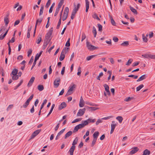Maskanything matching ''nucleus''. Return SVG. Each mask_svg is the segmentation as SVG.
<instances>
[{"label":"nucleus","instance_id":"1","mask_svg":"<svg viewBox=\"0 0 155 155\" xmlns=\"http://www.w3.org/2000/svg\"><path fill=\"white\" fill-rule=\"evenodd\" d=\"M69 48L65 47L64 49L62 50L59 58L60 61H62L64 59L65 57L64 53L66 54L68 52Z\"/></svg>","mask_w":155,"mask_h":155},{"label":"nucleus","instance_id":"2","mask_svg":"<svg viewBox=\"0 0 155 155\" xmlns=\"http://www.w3.org/2000/svg\"><path fill=\"white\" fill-rule=\"evenodd\" d=\"M75 87L76 85L74 84H73L72 86H69V89L67 92L66 96L70 95L72 94V91H73V89L75 88Z\"/></svg>","mask_w":155,"mask_h":155},{"label":"nucleus","instance_id":"3","mask_svg":"<svg viewBox=\"0 0 155 155\" xmlns=\"http://www.w3.org/2000/svg\"><path fill=\"white\" fill-rule=\"evenodd\" d=\"M86 44L88 49L90 51L94 50L98 48V47H95L91 44H90L89 42H87Z\"/></svg>","mask_w":155,"mask_h":155},{"label":"nucleus","instance_id":"4","mask_svg":"<svg viewBox=\"0 0 155 155\" xmlns=\"http://www.w3.org/2000/svg\"><path fill=\"white\" fill-rule=\"evenodd\" d=\"M85 110L86 109L85 108L80 109L77 114V116L78 117L82 116L84 114Z\"/></svg>","mask_w":155,"mask_h":155},{"label":"nucleus","instance_id":"5","mask_svg":"<svg viewBox=\"0 0 155 155\" xmlns=\"http://www.w3.org/2000/svg\"><path fill=\"white\" fill-rule=\"evenodd\" d=\"M117 125V124L115 123V121H113L112 122V124H111V129L110 131V134H111L113 133L115 127Z\"/></svg>","mask_w":155,"mask_h":155},{"label":"nucleus","instance_id":"6","mask_svg":"<svg viewBox=\"0 0 155 155\" xmlns=\"http://www.w3.org/2000/svg\"><path fill=\"white\" fill-rule=\"evenodd\" d=\"M41 131V129H39L37 130L34 132L31 136V139H32L34 138L35 137L37 136Z\"/></svg>","mask_w":155,"mask_h":155},{"label":"nucleus","instance_id":"7","mask_svg":"<svg viewBox=\"0 0 155 155\" xmlns=\"http://www.w3.org/2000/svg\"><path fill=\"white\" fill-rule=\"evenodd\" d=\"M50 40V39L49 40V39H48V38H45V42L43 46V49H45L46 48L47 45H48Z\"/></svg>","mask_w":155,"mask_h":155},{"label":"nucleus","instance_id":"8","mask_svg":"<svg viewBox=\"0 0 155 155\" xmlns=\"http://www.w3.org/2000/svg\"><path fill=\"white\" fill-rule=\"evenodd\" d=\"M60 82V79L59 78L55 80L54 82V85L55 88H57L59 86Z\"/></svg>","mask_w":155,"mask_h":155},{"label":"nucleus","instance_id":"9","mask_svg":"<svg viewBox=\"0 0 155 155\" xmlns=\"http://www.w3.org/2000/svg\"><path fill=\"white\" fill-rule=\"evenodd\" d=\"M139 149L137 147H135L133 148V149L130 151V154H133L135 153L136 152L139 150Z\"/></svg>","mask_w":155,"mask_h":155},{"label":"nucleus","instance_id":"10","mask_svg":"<svg viewBox=\"0 0 155 155\" xmlns=\"http://www.w3.org/2000/svg\"><path fill=\"white\" fill-rule=\"evenodd\" d=\"M75 147H76L75 146H72L68 152H70V155H73V153L75 149Z\"/></svg>","mask_w":155,"mask_h":155},{"label":"nucleus","instance_id":"11","mask_svg":"<svg viewBox=\"0 0 155 155\" xmlns=\"http://www.w3.org/2000/svg\"><path fill=\"white\" fill-rule=\"evenodd\" d=\"M35 79V78L34 77H32L31 78L29 82L28 83L27 86L29 87L31 86L33 82H34V80Z\"/></svg>","mask_w":155,"mask_h":155},{"label":"nucleus","instance_id":"12","mask_svg":"<svg viewBox=\"0 0 155 155\" xmlns=\"http://www.w3.org/2000/svg\"><path fill=\"white\" fill-rule=\"evenodd\" d=\"M66 106V104L64 102H63L59 105L58 109L61 110L62 109L65 107Z\"/></svg>","mask_w":155,"mask_h":155},{"label":"nucleus","instance_id":"13","mask_svg":"<svg viewBox=\"0 0 155 155\" xmlns=\"http://www.w3.org/2000/svg\"><path fill=\"white\" fill-rule=\"evenodd\" d=\"M72 134V132L71 131H70L68 132L65 135L64 138L65 139H67L68 137H69L71 136Z\"/></svg>","mask_w":155,"mask_h":155},{"label":"nucleus","instance_id":"14","mask_svg":"<svg viewBox=\"0 0 155 155\" xmlns=\"http://www.w3.org/2000/svg\"><path fill=\"white\" fill-rule=\"evenodd\" d=\"M147 78L146 75L144 74L140 77L137 80V82L140 81L145 79Z\"/></svg>","mask_w":155,"mask_h":155},{"label":"nucleus","instance_id":"15","mask_svg":"<svg viewBox=\"0 0 155 155\" xmlns=\"http://www.w3.org/2000/svg\"><path fill=\"white\" fill-rule=\"evenodd\" d=\"M41 40V35H38V36L36 41V42L38 44H39Z\"/></svg>","mask_w":155,"mask_h":155},{"label":"nucleus","instance_id":"16","mask_svg":"<svg viewBox=\"0 0 155 155\" xmlns=\"http://www.w3.org/2000/svg\"><path fill=\"white\" fill-rule=\"evenodd\" d=\"M42 20H43L42 18H40L37 19V20H36V24H35V25H36V27H37V26L38 25V24L39 25H40V23L42 22Z\"/></svg>","mask_w":155,"mask_h":155},{"label":"nucleus","instance_id":"17","mask_svg":"<svg viewBox=\"0 0 155 155\" xmlns=\"http://www.w3.org/2000/svg\"><path fill=\"white\" fill-rule=\"evenodd\" d=\"M52 32L51 31H49V32H48L47 34L45 36V38H48V39H49L51 36L52 34Z\"/></svg>","mask_w":155,"mask_h":155},{"label":"nucleus","instance_id":"18","mask_svg":"<svg viewBox=\"0 0 155 155\" xmlns=\"http://www.w3.org/2000/svg\"><path fill=\"white\" fill-rule=\"evenodd\" d=\"M18 70L16 69H14L12 72V73L10 74V75L12 76V75H17L18 73Z\"/></svg>","mask_w":155,"mask_h":155},{"label":"nucleus","instance_id":"19","mask_svg":"<svg viewBox=\"0 0 155 155\" xmlns=\"http://www.w3.org/2000/svg\"><path fill=\"white\" fill-rule=\"evenodd\" d=\"M42 52H43L42 51H41L39 54L38 53L36 54V55L35 56V60L37 61V60L39 58L41 55Z\"/></svg>","mask_w":155,"mask_h":155},{"label":"nucleus","instance_id":"20","mask_svg":"<svg viewBox=\"0 0 155 155\" xmlns=\"http://www.w3.org/2000/svg\"><path fill=\"white\" fill-rule=\"evenodd\" d=\"M129 7L131 11H132L134 14L136 15L137 14V12L136 9H134L133 7H131V6H130Z\"/></svg>","mask_w":155,"mask_h":155},{"label":"nucleus","instance_id":"21","mask_svg":"<svg viewBox=\"0 0 155 155\" xmlns=\"http://www.w3.org/2000/svg\"><path fill=\"white\" fill-rule=\"evenodd\" d=\"M104 87L105 90L106 92H107L108 94H110V93L109 91V87L106 84H105L104 85Z\"/></svg>","mask_w":155,"mask_h":155},{"label":"nucleus","instance_id":"22","mask_svg":"<svg viewBox=\"0 0 155 155\" xmlns=\"http://www.w3.org/2000/svg\"><path fill=\"white\" fill-rule=\"evenodd\" d=\"M99 133L98 131L95 132L93 134V137L95 139H97V137L99 135Z\"/></svg>","mask_w":155,"mask_h":155},{"label":"nucleus","instance_id":"23","mask_svg":"<svg viewBox=\"0 0 155 155\" xmlns=\"http://www.w3.org/2000/svg\"><path fill=\"white\" fill-rule=\"evenodd\" d=\"M4 21L5 23V25L6 27L9 22V20L8 18L5 17L4 18Z\"/></svg>","mask_w":155,"mask_h":155},{"label":"nucleus","instance_id":"24","mask_svg":"<svg viewBox=\"0 0 155 155\" xmlns=\"http://www.w3.org/2000/svg\"><path fill=\"white\" fill-rule=\"evenodd\" d=\"M9 29H8L5 32V33L3 35H0V40H2L6 36V35H7L8 31Z\"/></svg>","mask_w":155,"mask_h":155},{"label":"nucleus","instance_id":"25","mask_svg":"<svg viewBox=\"0 0 155 155\" xmlns=\"http://www.w3.org/2000/svg\"><path fill=\"white\" fill-rule=\"evenodd\" d=\"M150 151L148 149H146L143 152V155H149L150 154Z\"/></svg>","mask_w":155,"mask_h":155},{"label":"nucleus","instance_id":"26","mask_svg":"<svg viewBox=\"0 0 155 155\" xmlns=\"http://www.w3.org/2000/svg\"><path fill=\"white\" fill-rule=\"evenodd\" d=\"M129 45L128 41H125L121 44V45L123 46H127Z\"/></svg>","mask_w":155,"mask_h":155},{"label":"nucleus","instance_id":"27","mask_svg":"<svg viewBox=\"0 0 155 155\" xmlns=\"http://www.w3.org/2000/svg\"><path fill=\"white\" fill-rule=\"evenodd\" d=\"M110 20L112 25L113 26H116L115 22L112 16L110 17Z\"/></svg>","mask_w":155,"mask_h":155},{"label":"nucleus","instance_id":"28","mask_svg":"<svg viewBox=\"0 0 155 155\" xmlns=\"http://www.w3.org/2000/svg\"><path fill=\"white\" fill-rule=\"evenodd\" d=\"M78 137H76L72 143V146H75V145L76 144L78 143Z\"/></svg>","mask_w":155,"mask_h":155},{"label":"nucleus","instance_id":"29","mask_svg":"<svg viewBox=\"0 0 155 155\" xmlns=\"http://www.w3.org/2000/svg\"><path fill=\"white\" fill-rule=\"evenodd\" d=\"M69 11V9L68 7H65L64 12V14H66V15H68V13Z\"/></svg>","mask_w":155,"mask_h":155},{"label":"nucleus","instance_id":"30","mask_svg":"<svg viewBox=\"0 0 155 155\" xmlns=\"http://www.w3.org/2000/svg\"><path fill=\"white\" fill-rule=\"evenodd\" d=\"M38 89L40 91H41L44 89V86L42 85H39L38 87Z\"/></svg>","mask_w":155,"mask_h":155},{"label":"nucleus","instance_id":"31","mask_svg":"<svg viewBox=\"0 0 155 155\" xmlns=\"http://www.w3.org/2000/svg\"><path fill=\"white\" fill-rule=\"evenodd\" d=\"M92 17L94 19H96L98 20H100V19L98 17L97 14L96 13L92 15Z\"/></svg>","mask_w":155,"mask_h":155},{"label":"nucleus","instance_id":"32","mask_svg":"<svg viewBox=\"0 0 155 155\" xmlns=\"http://www.w3.org/2000/svg\"><path fill=\"white\" fill-rule=\"evenodd\" d=\"M23 81V80H22V79L20 81V83H19L15 87L14 89L15 90L17 89L18 88V87H19L21 84L22 83Z\"/></svg>","mask_w":155,"mask_h":155},{"label":"nucleus","instance_id":"33","mask_svg":"<svg viewBox=\"0 0 155 155\" xmlns=\"http://www.w3.org/2000/svg\"><path fill=\"white\" fill-rule=\"evenodd\" d=\"M43 10H44V6L43 5H42L41 7V8L40 9V11L39 13V16H40L41 15L43 12Z\"/></svg>","mask_w":155,"mask_h":155},{"label":"nucleus","instance_id":"34","mask_svg":"<svg viewBox=\"0 0 155 155\" xmlns=\"http://www.w3.org/2000/svg\"><path fill=\"white\" fill-rule=\"evenodd\" d=\"M87 120L88 123V124L90 123H94L95 122L96 119L89 118V119H87Z\"/></svg>","mask_w":155,"mask_h":155},{"label":"nucleus","instance_id":"35","mask_svg":"<svg viewBox=\"0 0 155 155\" xmlns=\"http://www.w3.org/2000/svg\"><path fill=\"white\" fill-rule=\"evenodd\" d=\"M116 119L119 121L120 123H121L122 122L123 120V117L121 116H118L116 117Z\"/></svg>","mask_w":155,"mask_h":155},{"label":"nucleus","instance_id":"36","mask_svg":"<svg viewBox=\"0 0 155 155\" xmlns=\"http://www.w3.org/2000/svg\"><path fill=\"white\" fill-rule=\"evenodd\" d=\"M29 102L27 100L25 102L23 105V107L24 108H26L27 107V106L29 105Z\"/></svg>","mask_w":155,"mask_h":155},{"label":"nucleus","instance_id":"37","mask_svg":"<svg viewBox=\"0 0 155 155\" xmlns=\"http://www.w3.org/2000/svg\"><path fill=\"white\" fill-rule=\"evenodd\" d=\"M93 30L92 31V33L94 34V37H95L97 35V31L96 28L94 27H93Z\"/></svg>","mask_w":155,"mask_h":155},{"label":"nucleus","instance_id":"38","mask_svg":"<svg viewBox=\"0 0 155 155\" xmlns=\"http://www.w3.org/2000/svg\"><path fill=\"white\" fill-rule=\"evenodd\" d=\"M12 79L13 80H15L18 79V75H13L12 76Z\"/></svg>","mask_w":155,"mask_h":155},{"label":"nucleus","instance_id":"39","mask_svg":"<svg viewBox=\"0 0 155 155\" xmlns=\"http://www.w3.org/2000/svg\"><path fill=\"white\" fill-rule=\"evenodd\" d=\"M96 56V55H92L90 56H89L86 59L88 61H89L94 57H95Z\"/></svg>","mask_w":155,"mask_h":155},{"label":"nucleus","instance_id":"40","mask_svg":"<svg viewBox=\"0 0 155 155\" xmlns=\"http://www.w3.org/2000/svg\"><path fill=\"white\" fill-rule=\"evenodd\" d=\"M142 56L145 58H150V54H142Z\"/></svg>","mask_w":155,"mask_h":155},{"label":"nucleus","instance_id":"41","mask_svg":"<svg viewBox=\"0 0 155 155\" xmlns=\"http://www.w3.org/2000/svg\"><path fill=\"white\" fill-rule=\"evenodd\" d=\"M54 5L55 3L54 2L52 3L51 6L50 7V8L49 10V12L50 13L52 12V11L53 8L54 6Z\"/></svg>","mask_w":155,"mask_h":155},{"label":"nucleus","instance_id":"42","mask_svg":"<svg viewBox=\"0 0 155 155\" xmlns=\"http://www.w3.org/2000/svg\"><path fill=\"white\" fill-rule=\"evenodd\" d=\"M144 86L143 84H140L139 86L137 87V91H140L142 88Z\"/></svg>","mask_w":155,"mask_h":155},{"label":"nucleus","instance_id":"43","mask_svg":"<svg viewBox=\"0 0 155 155\" xmlns=\"http://www.w3.org/2000/svg\"><path fill=\"white\" fill-rule=\"evenodd\" d=\"M142 38L143 41L145 42L147 41L148 39L147 37L145 36L144 34L142 35Z\"/></svg>","mask_w":155,"mask_h":155},{"label":"nucleus","instance_id":"44","mask_svg":"<svg viewBox=\"0 0 155 155\" xmlns=\"http://www.w3.org/2000/svg\"><path fill=\"white\" fill-rule=\"evenodd\" d=\"M107 73L109 74V75L107 78L108 80L109 81L111 78V75L112 74V72L111 71H107Z\"/></svg>","mask_w":155,"mask_h":155},{"label":"nucleus","instance_id":"45","mask_svg":"<svg viewBox=\"0 0 155 155\" xmlns=\"http://www.w3.org/2000/svg\"><path fill=\"white\" fill-rule=\"evenodd\" d=\"M68 16V15H66V14H63L62 19L63 21H65L67 18Z\"/></svg>","mask_w":155,"mask_h":155},{"label":"nucleus","instance_id":"46","mask_svg":"<svg viewBox=\"0 0 155 155\" xmlns=\"http://www.w3.org/2000/svg\"><path fill=\"white\" fill-rule=\"evenodd\" d=\"M70 38H68V40L67 41L66 44H65V46L66 47H69L70 45Z\"/></svg>","mask_w":155,"mask_h":155},{"label":"nucleus","instance_id":"47","mask_svg":"<svg viewBox=\"0 0 155 155\" xmlns=\"http://www.w3.org/2000/svg\"><path fill=\"white\" fill-rule=\"evenodd\" d=\"M133 61V60L132 59H130L127 62V63L126 64L127 65H129L130 64H131Z\"/></svg>","mask_w":155,"mask_h":155},{"label":"nucleus","instance_id":"48","mask_svg":"<svg viewBox=\"0 0 155 155\" xmlns=\"http://www.w3.org/2000/svg\"><path fill=\"white\" fill-rule=\"evenodd\" d=\"M32 52V50L31 49H30L28 50L27 53H28V57H30V55L31 54Z\"/></svg>","mask_w":155,"mask_h":155},{"label":"nucleus","instance_id":"49","mask_svg":"<svg viewBox=\"0 0 155 155\" xmlns=\"http://www.w3.org/2000/svg\"><path fill=\"white\" fill-rule=\"evenodd\" d=\"M133 97H127L124 99V101H131V100L133 99Z\"/></svg>","mask_w":155,"mask_h":155},{"label":"nucleus","instance_id":"50","mask_svg":"<svg viewBox=\"0 0 155 155\" xmlns=\"http://www.w3.org/2000/svg\"><path fill=\"white\" fill-rule=\"evenodd\" d=\"M97 26L98 28V30L99 31H101L102 30V26L100 24H98Z\"/></svg>","mask_w":155,"mask_h":155},{"label":"nucleus","instance_id":"51","mask_svg":"<svg viewBox=\"0 0 155 155\" xmlns=\"http://www.w3.org/2000/svg\"><path fill=\"white\" fill-rule=\"evenodd\" d=\"M51 0H48L47 2V3L45 7L46 8H48L49 6H50L51 4Z\"/></svg>","mask_w":155,"mask_h":155},{"label":"nucleus","instance_id":"52","mask_svg":"<svg viewBox=\"0 0 155 155\" xmlns=\"http://www.w3.org/2000/svg\"><path fill=\"white\" fill-rule=\"evenodd\" d=\"M97 139L93 138V141H92V143L91 144V146L92 147H93L95 144L96 142L97 141Z\"/></svg>","mask_w":155,"mask_h":155},{"label":"nucleus","instance_id":"53","mask_svg":"<svg viewBox=\"0 0 155 155\" xmlns=\"http://www.w3.org/2000/svg\"><path fill=\"white\" fill-rule=\"evenodd\" d=\"M82 123L83 124H84V127L85 126L87 125L88 124V123L87 121V120H85V121H82Z\"/></svg>","mask_w":155,"mask_h":155},{"label":"nucleus","instance_id":"54","mask_svg":"<svg viewBox=\"0 0 155 155\" xmlns=\"http://www.w3.org/2000/svg\"><path fill=\"white\" fill-rule=\"evenodd\" d=\"M63 3H62V2H60L58 4V7L57 8H58L59 9H60V8L61 7V6L63 5Z\"/></svg>","mask_w":155,"mask_h":155},{"label":"nucleus","instance_id":"55","mask_svg":"<svg viewBox=\"0 0 155 155\" xmlns=\"http://www.w3.org/2000/svg\"><path fill=\"white\" fill-rule=\"evenodd\" d=\"M128 77H129V78H133L134 77V79H137L138 78V76L137 75H134L131 74V75H129L128 76Z\"/></svg>","mask_w":155,"mask_h":155},{"label":"nucleus","instance_id":"56","mask_svg":"<svg viewBox=\"0 0 155 155\" xmlns=\"http://www.w3.org/2000/svg\"><path fill=\"white\" fill-rule=\"evenodd\" d=\"M6 28L5 26H2L1 27V29L0 30V32H2V31H5Z\"/></svg>","mask_w":155,"mask_h":155},{"label":"nucleus","instance_id":"57","mask_svg":"<svg viewBox=\"0 0 155 155\" xmlns=\"http://www.w3.org/2000/svg\"><path fill=\"white\" fill-rule=\"evenodd\" d=\"M103 75V72H101L99 74V76L97 77V79L98 80H100V77L102 76Z\"/></svg>","mask_w":155,"mask_h":155},{"label":"nucleus","instance_id":"58","mask_svg":"<svg viewBox=\"0 0 155 155\" xmlns=\"http://www.w3.org/2000/svg\"><path fill=\"white\" fill-rule=\"evenodd\" d=\"M13 106V104H11V105H9L6 109L7 110V111H8L9 110H10L12 109V108Z\"/></svg>","mask_w":155,"mask_h":155},{"label":"nucleus","instance_id":"59","mask_svg":"<svg viewBox=\"0 0 155 155\" xmlns=\"http://www.w3.org/2000/svg\"><path fill=\"white\" fill-rule=\"evenodd\" d=\"M79 129V127H78L77 125L76 126L74 129V130L73 131V132H77L78 131V129Z\"/></svg>","mask_w":155,"mask_h":155},{"label":"nucleus","instance_id":"60","mask_svg":"<svg viewBox=\"0 0 155 155\" xmlns=\"http://www.w3.org/2000/svg\"><path fill=\"white\" fill-rule=\"evenodd\" d=\"M65 128H64L61 131H60L58 134V136H60L62 134L64 131Z\"/></svg>","mask_w":155,"mask_h":155},{"label":"nucleus","instance_id":"61","mask_svg":"<svg viewBox=\"0 0 155 155\" xmlns=\"http://www.w3.org/2000/svg\"><path fill=\"white\" fill-rule=\"evenodd\" d=\"M139 62L136 61L135 62H134V63L133 64L132 66L133 67L136 66H137V65H138L139 64Z\"/></svg>","mask_w":155,"mask_h":155},{"label":"nucleus","instance_id":"62","mask_svg":"<svg viewBox=\"0 0 155 155\" xmlns=\"http://www.w3.org/2000/svg\"><path fill=\"white\" fill-rule=\"evenodd\" d=\"M59 10H60L58 8H56V10H55V13L54 14V16H56L57 15V14H58V13L59 12Z\"/></svg>","mask_w":155,"mask_h":155},{"label":"nucleus","instance_id":"63","mask_svg":"<svg viewBox=\"0 0 155 155\" xmlns=\"http://www.w3.org/2000/svg\"><path fill=\"white\" fill-rule=\"evenodd\" d=\"M86 35L84 33H83L82 36V38H81V42H82L86 38Z\"/></svg>","mask_w":155,"mask_h":155},{"label":"nucleus","instance_id":"64","mask_svg":"<svg viewBox=\"0 0 155 155\" xmlns=\"http://www.w3.org/2000/svg\"><path fill=\"white\" fill-rule=\"evenodd\" d=\"M79 105L80 107H83L84 106V102L80 101Z\"/></svg>","mask_w":155,"mask_h":155}]
</instances>
